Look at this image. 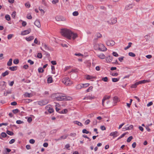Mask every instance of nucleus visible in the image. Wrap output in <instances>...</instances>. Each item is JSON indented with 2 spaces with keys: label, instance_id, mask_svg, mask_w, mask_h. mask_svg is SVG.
Instances as JSON below:
<instances>
[{
  "label": "nucleus",
  "instance_id": "9d476101",
  "mask_svg": "<svg viewBox=\"0 0 154 154\" xmlns=\"http://www.w3.org/2000/svg\"><path fill=\"white\" fill-rule=\"evenodd\" d=\"M31 32V29H28L27 30H25L21 32V34L22 35H25Z\"/></svg>",
  "mask_w": 154,
  "mask_h": 154
},
{
  "label": "nucleus",
  "instance_id": "e2e57ef3",
  "mask_svg": "<svg viewBox=\"0 0 154 154\" xmlns=\"http://www.w3.org/2000/svg\"><path fill=\"white\" fill-rule=\"evenodd\" d=\"M15 139H12L9 141V143L10 144H12L15 142Z\"/></svg>",
  "mask_w": 154,
  "mask_h": 154
},
{
  "label": "nucleus",
  "instance_id": "052dcab7",
  "mask_svg": "<svg viewBox=\"0 0 154 154\" xmlns=\"http://www.w3.org/2000/svg\"><path fill=\"white\" fill-rule=\"evenodd\" d=\"M48 112L50 113H51L53 112L54 109L52 108H50L48 109Z\"/></svg>",
  "mask_w": 154,
  "mask_h": 154
},
{
  "label": "nucleus",
  "instance_id": "39448f33",
  "mask_svg": "<svg viewBox=\"0 0 154 154\" xmlns=\"http://www.w3.org/2000/svg\"><path fill=\"white\" fill-rule=\"evenodd\" d=\"M115 42L112 40H108L106 42V44L107 45L110 46H112L114 45Z\"/></svg>",
  "mask_w": 154,
  "mask_h": 154
},
{
  "label": "nucleus",
  "instance_id": "f03ea898",
  "mask_svg": "<svg viewBox=\"0 0 154 154\" xmlns=\"http://www.w3.org/2000/svg\"><path fill=\"white\" fill-rule=\"evenodd\" d=\"M62 81L65 85L69 86L72 84L70 79L68 77H66L62 79Z\"/></svg>",
  "mask_w": 154,
  "mask_h": 154
},
{
  "label": "nucleus",
  "instance_id": "6ab92c4d",
  "mask_svg": "<svg viewBox=\"0 0 154 154\" xmlns=\"http://www.w3.org/2000/svg\"><path fill=\"white\" fill-rule=\"evenodd\" d=\"M112 57L110 56H109L106 58V60L107 62H110L112 61Z\"/></svg>",
  "mask_w": 154,
  "mask_h": 154
},
{
  "label": "nucleus",
  "instance_id": "5701e85b",
  "mask_svg": "<svg viewBox=\"0 0 154 154\" xmlns=\"http://www.w3.org/2000/svg\"><path fill=\"white\" fill-rule=\"evenodd\" d=\"M42 46L44 47L45 50H50V48L49 46H48V45H47L46 44H42Z\"/></svg>",
  "mask_w": 154,
  "mask_h": 154
},
{
  "label": "nucleus",
  "instance_id": "7ed1b4c3",
  "mask_svg": "<svg viewBox=\"0 0 154 154\" xmlns=\"http://www.w3.org/2000/svg\"><path fill=\"white\" fill-rule=\"evenodd\" d=\"M107 22L109 24H114L117 23V18L116 17H112Z\"/></svg>",
  "mask_w": 154,
  "mask_h": 154
},
{
  "label": "nucleus",
  "instance_id": "f704fd0d",
  "mask_svg": "<svg viewBox=\"0 0 154 154\" xmlns=\"http://www.w3.org/2000/svg\"><path fill=\"white\" fill-rule=\"evenodd\" d=\"M38 71L39 73H42L44 72V70L42 67H39L38 69Z\"/></svg>",
  "mask_w": 154,
  "mask_h": 154
},
{
  "label": "nucleus",
  "instance_id": "1a4fd4ad",
  "mask_svg": "<svg viewBox=\"0 0 154 154\" xmlns=\"http://www.w3.org/2000/svg\"><path fill=\"white\" fill-rule=\"evenodd\" d=\"M110 97V96H104L102 100V104L104 107L105 106V105L104 104V102L106 100V99H109Z\"/></svg>",
  "mask_w": 154,
  "mask_h": 154
},
{
  "label": "nucleus",
  "instance_id": "72a5a7b5",
  "mask_svg": "<svg viewBox=\"0 0 154 154\" xmlns=\"http://www.w3.org/2000/svg\"><path fill=\"white\" fill-rule=\"evenodd\" d=\"M119 78H112V81L113 82H116L118 81L119 80Z\"/></svg>",
  "mask_w": 154,
  "mask_h": 154
},
{
  "label": "nucleus",
  "instance_id": "603ef678",
  "mask_svg": "<svg viewBox=\"0 0 154 154\" xmlns=\"http://www.w3.org/2000/svg\"><path fill=\"white\" fill-rule=\"evenodd\" d=\"M126 134L125 133H123L117 139V140H119L123 137L126 135Z\"/></svg>",
  "mask_w": 154,
  "mask_h": 154
},
{
  "label": "nucleus",
  "instance_id": "c85d7f7f",
  "mask_svg": "<svg viewBox=\"0 0 154 154\" xmlns=\"http://www.w3.org/2000/svg\"><path fill=\"white\" fill-rule=\"evenodd\" d=\"M11 90H8L6 91V92H4V95L6 96L8 94H11Z\"/></svg>",
  "mask_w": 154,
  "mask_h": 154
},
{
  "label": "nucleus",
  "instance_id": "2f4dec72",
  "mask_svg": "<svg viewBox=\"0 0 154 154\" xmlns=\"http://www.w3.org/2000/svg\"><path fill=\"white\" fill-rule=\"evenodd\" d=\"M82 132L83 133H85L86 134L90 133V134H91V132H89L86 129H83L82 130Z\"/></svg>",
  "mask_w": 154,
  "mask_h": 154
},
{
  "label": "nucleus",
  "instance_id": "3c124183",
  "mask_svg": "<svg viewBox=\"0 0 154 154\" xmlns=\"http://www.w3.org/2000/svg\"><path fill=\"white\" fill-rule=\"evenodd\" d=\"M72 14L74 16H77L78 15L79 13L78 11H75Z\"/></svg>",
  "mask_w": 154,
  "mask_h": 154
},
{
  "label": "nucleus",
  "instance_id": "338daca9",
  "mask_svg": "<svg viewBox=\"0 0 154 154\" xmlns=\"http://www.w3.org/2000/svg\"><path fill=\"white\" fill-rule=\"evenodd\" d=\"M16 14V12L15 11L13 12H12V15H11L12 17H13V18H14L15 17V16Z\"/></svg>",
  "mask_w": 154,
  "mask_h": 154
},
{
  "label": "nucleus",
  "instance_id": "f3484780",
  "mask_svg": "<svg viewBox=\"0 0 154 154\" xmlns=\"http://www.w3.org/2000/svg\"><path fill=\"white\" fill-rule=\"evenodd\" d=\"M113 101L114 102V105H116V103L118 102V97L116 96H115L113 98Z\"/></svg>",
  "mask_w": 154,
  "mask_h": 154
},
{
  "label": "nucleus",
  "instance_id": "c9c22d12",
  "mask_svg": "<svg viewBox=\"0 0 154 154\" xmlns=\"http://www.w3.org/2000/svg\"><path fill=\"white\" fill-rule=\"evenodd\" d=\"M13 112L14 114H16L20 112V111L19 109H13L12 111Z\"/></svg>",
  "mask_w": 154,
  "mask_h": 154
},
{
  "label": "nucleus",
  "instance_id": "864d4df0",
  "mask_svg": "<svg viewBox=\"0 0 154 154\" xmlns=\"http://www.w3.org/2000/svg\"><path fill=\"white\" fill-rule=\"evenodd\" d=\"M13 35V34H11L8 35V37H7L8 39H11L12 38Z\"/></svg>",
  "mask_w": 154,
  "mask_h": 154
},
{
  "label": "nucleus",
  "instance_id": "49530a36",
  "mask_svg": "<svg viewBox=\"0 0 154 154\" xmlns=\"http://www.w3.org/2000/svg\"><path fill=\"white\" fill-rule=\"evenodd\" d=\"M137 82H136L134 84L132 85L131 86V88H136L137 87Z\"/></svg>",
  "mask_w": 154,
  "mask_h": 154
},
{
  "label": "nucleus",
  "instance_id": "20e7f679",
  "mask_svg": "<svg viewBox=\"0 0 154 154\" xmlns=\"http://www.w3.org/2000/svg\"><path fill=\"white\" fill-rule=\"evenodd\" d=\"M48 103L47 100H44L39 101L38 102V104L40 106H43L47 104Z\"/></svg>",
  "mask_w": 154,
  "mask_h": 154
},
{
  "label": "nucleus",
  "instance_id": "c03bdc74",
  "mask_svg": "<svg viewBox=\"0 0 154 154\" xmlns=\"http://www.w3.org/2000/svg\"><path fill=\"white\" fill-rule=\"evenodd\" d=\"M102 80L105 82H107L108 81V78L107 77H106L102 78Z\"/></svg>",
  "mask_w": 154,
  "mask_h": 154
},
{
  "label": "nucleus",
  "instance_id": "dca6fc26",
  "mask_svg": "<svg viewBox=\"0 0 154 154\" xmlns=\"http://www.w3.org/2000/svg\"><path fill=\"white\" fill-rule=\"evenodd\" d=\"M34 38V37L33 36H31L28 37H26L25 39L27 41H30L33 39Z\"/></svg>",
  "mask_w": 154,
  "mask_h": 154
},
{
  "label": "nucleus",
  "instance_id": "bf43d9fd",
  "mask_svg": "<svg viewBox=\"0 0 154 154\" xmlns=\"http://www.w3.org/2000/svg\"><path fill=\"white\" fill-rule=\"evenodd\" d=\"M28 62L30 63V64L31 65L34 64V62L31 60H28Z\"/></svg>",
  "mask_w": 154,
  "mask_h": 154
},
{
  "label": "nucleus",
  "instance_id": "bb28decb",
  "mask_svg": "<svg viewBox=\"0 0 154 154\" xmlns=\"http://www.w3.org/2000/svg\"><path fill=\"white\" fill-rule=\"evenodd\" d=\"M68 136V135H66L65 136H61L59 138V140H61L62 139H65Z\"/></svg>",
  "mask_w": 154,
  "mask_h": 154
},
{
  "label": "nucleus",
  "instance_id": "6e6d98bb",
  "mask_svg": "<svg viewBox=\"0 0 154 154\" xmlns=\"http://www.w3.org/2000/svg\"><path fill=\"white\" fill-rule=\"evenodd\" d=\"M112 54L115 57H117L119 56V54L116 52H113Z\"/></svg>",
  "mask_w": 154,
  "mask_h": 154
},
{
  "label": "nucleus",
  "instance_id": "412c9836",
  "mask_svg": "<svg viewBox=\"0 0 154 154\" xmlns=\"http://www.w3.org/2000/svg\"><path fill=\"white\" fill-rule=\"evenodd\" d=\"M9 69L12 71H15L17 69V66L10 67H9Z\"/></svg>",
  "mask_w": 154,
  "mask_h": 154
},
{
  "label": "nucleus",
  "instance_id": "4468645a",
  "mask_svg": "<svg viewBox=\"0 0 154 154\" xmlns=\"http://www.w3.org/2000/svg\"><path fill=\"white\" fill-rule=\"evenodd\" d=\"M73 122L74 124L77 125L79 126H82L83 125L82 123L77 121H74Z\"/></svg>",
  "mask_w": 154,
  "mask_h": 154
},
{
  "label": "nucleus",
  "instance_id": "2eb2a0df",
  "mask_svg": "<svg viewBox=\"0 0 154 154\" xmlns=\"http://www.w3.org/2000/svg\"><path fill=\"white\" fill-rule=\"evenodd\" d=\"M133 5L132 4H130L125 7V9L127 10H129L133 8Z\"/></svg>",
  "mask_w": 154,
  "mask_h": 154
},
{
  "label": "nucleus",
  "instance_id": "09e8293b",
  "mask_svg": "<svg viewBox=\"0 0 154 154\" xmlns=\"http://www.w3.org/2000/svg\"><path fill=\"white\" fill-rule=\"evenodd\" d=\"M16 123L18 124L23 123H24L23 121L20 120H18L16 121Z\"/></svg>",
  "mask_w": 154,
  "mask_h": 154
},
{
  "label": "nucleus",
  "instance_id": "f257e3e1",
  "mask_svg": "<svg viewBox=\"0 0 154 154\" xmlns=\"http://www.w3.org/2000/svg\"><path fill=\"white\" fill-rule=\"evenodd\" d=\"M60 33L62 35L69 39H71L72 37L73 39L74 40L78 37L77 34L74 33L69 29H61Z\"/></svg>",
  "mask_w": 154,
  "mask_h": 154
},
{
  "label": "nucleus",
  "instance_id": "a878e982",
  "mask_svg": "<svg viewBox=\"0 0 154 154\" xmlns=\"http://www.w3.org/2000/svg\"><path fill=\"white\" fill-rule=\"evenodd\" d=\"M82 88V84H79L76 87V89H81Z\"/></svg>",
  "mask_w": 154,
  "mask_h": 154
},
{
  "label": "nucleus",
  "instance_id": "cd10ccee",
  "mask_svg": "<svg viewBox=\"0 0 154 154\" xmlns=\"http://www.w3.org/2000/svg\"><path fill=\"white\" fill-rule=\"evenodd\" d=\"M68 112V110L67 109H64L63 110L61 111L60 112V114H66Z\"/></svg>",
  "mask_w": 154,
  "mask_h": 154
},
{
  "label": "nucleus",
  "instance_id": "c756f323",
  "mask_svg": "<svg viewBox=\"0 0 154 154\" xmlns=\"http://www.w3.org/2000/svg\"><path fill=\"white\" fill-rule=\"evenodd\" d=\"M52 78L51 77H49L48 79V83H51L52 82Z\"/></svg>",
  "mask_w": 154,
  "mask_h": 154
},
{
  "label": "nucleus",
  "instance_id": "37998d69",
  "mask_svg": "<svg viewBox=\"0 0 154 154\" xmlns=\"http://www.w3.org/2000/svg\"><path fill=\"white\" fill-rule=\"evenodd\" d=\"M19 60L18 59H15L13 61V63L14 64H17L19 63Z\"/></svg>",
  "mask_w": 154,
  "mask_h": 154
},
{
  "label": "nucleus",
  "instance_id": "680f3d73",
  "mask_svg": "<svg viewBox=\"0 0 154 154\" xmlns=\"http://www.w3.org/2000/svg\"><path fill=\"white\" fill-rule=\"evenodd\" d=\"M90 122V120L89 119L87 120L85 122V124L86 125H88L89 124Z\"/></svg>",
  "mask_w": 154,
  "mask_h": 154
},
{
  "label": "nucleus",
  "instance_id": "a18cd8bd",
  "mask_svg": "<svg viewBox=\"0 0 154 154\" xmlns=\"http://www.w3.org/2000/svg\"><path fill=\"white\" fill-rule=\"evenodd\" d=\"M133 126L132 125H131L129 127H126V130H131L133 128Z\"/></svg>",
  "mask_w": 154,
  "mask_h": 154
},
{
  "label": "nucleus",
  "instance_id": "b1692460",
  "mask_svg": "<svg viewBox=\"0 0 154 154\" xmlns=\"http://www.w3.org/2000/svg\"><path fill=\"white\" fill-rule=\"evenodd\" d=\"M9 74V71L7 70L5 71L4 72L2 73V75L3 77H5V76L8 75Z\"/></svg>",
  "mask_w": 154,
  "mask_h": 154
},
{
  "label": "nucleus",
  "instance_id": "a211bd4d",
  "mask_svg": "<svg viewBox=\"0 0 154 154\" xmlns=\"http://www.w3.org/2000/svg\"><path fill=\"white\" fill-rule=\"evenodd\" d=\"M100 44H99L96 43L94 46V48L96 50H99Z\"/></svg>",
  "mask_w": 154,
  "mask_h": 154
},
{
  "label": "nucleus",
  "instance_id": "5fc2aeb1",
  "mask_svg": "<svg viewBox=\"0 0 154 154\" xmlns=\"http://www.w3.org/2000/svg\"><path fill=\"white\" fill-rule=\"evenodd\" d=\"M25 6L28 8H29L30 6V5L28 2L25 3Z\"/></svg>",
  "mask_w": 154,
  "mask_h": 154
},
{
  "label": "nucleus",
  "instance_id": "ea45409f",
  "mask_svg": "<svg viewBox=\"0 0 154 154\" xmlns=\"http://www.w3.org/2000/svg\"><path fill=\"white\" fill-rule=\"evenodd\" d=\"M82 88H86L90 85V84L89 83H86V84H82Z\"/></svg>",
  "mask_w": 154,
  "mask_h": 154
},
{
  "label": "nucleus",
  "instance_id": "473e14b6",
  "mask_svg": "<svg viewBox=\"0 0 154 154\" xmlns=\"http://www.w3.org/2000/svg\"><path fill=\"white\" fill-rule=\"evenodd\" d=\"M6 19L8 21H9L11 20V17L9 15L7 14L5 16Z\"/></svg>",
  "mask_w": 154,
  "mask_h": 154
},
{
  "label": "nucleus",
  "instance_id": "0eeeda50",
  "mask_svg": "<svg viewBox=\"0 0 154 154\" xmlns=\"http://www.w3.org/2000/svg\"><path fill=\"white\" fill-rule=\"evenodd\" d=\"M119 135V134L117 131H116L114 132H112L111 133L109 134V136H112L113 138L117 137Z\"/></svg>",
  "mask_w": 154,
  "mask_h": 154
},
{
  "label": "nucleus",
  "instance_id": "e433bc0d",
  "mask_svg": "<svg viewBox=\"0 0 154 154\" xmlns=\"http://www.w3.org/2000/svg\"><path fill=\"white\" fill-rule=\"evenodd\" d=\"M93 88V87L92 86H91L86 90V91L87 92H89L92 91Z\"/></svg>",
  "mask_w": 154,
  "mask_h": 154
},
{
  "label": "nucleus",
  "instance_id": "6e6552de",
  "mask_svg": "<svg viewBox=\"0 0 154 154\" xmlns=\"http://www.w3.org/2000/svg\"><path fill=\"white\" fill-rule=\"evenodd\" d=\"M107 50V48L102 44H100L99 50L101 51H106Z\"/></svg>",
  "mask_w": 154,
  "mask_h": 154
},
{
  "label": "nucleus",
  "instance_id": "0e129e2a",
  "mask_svg": "<svg viewBox=\"0 0 154 154\" xmlns=\"http://www.w3.org/2000/svg\"><path fill=\"white\" fill-rule=\"evenodd\" d=\"M25 96L27 97H30V94L28 93H26L24 94Z\"/></svg>",
  "mask_w": 154,
  "mask_h": 154
},
{
  "label": "nucleus",
  "instance_id": "423d86ee",
  "mask_svg": "<svg viewBox=\"0 0 154 154\" xmlns=\"http://www.w3.org/2000/svg\"><path fill=\"white\" fill-rule=\"evenodd\" d=\"M56 20L57 21H64L66 19L63 16H58L56 17Z\"/></svg>",
  "mask_w": 154,
  "mask_h": 154
},
{
  "label": "nucleus",
  "instance_id": "de8ad7c7",
  "mask_svg": "<svg viewBox=\"0 0 154 154\" xmlns=\"http://www.w3.org/2000/svg\"><path fill=\"white\" fill-rule=\"evenodd\" d=\"M1 135L3 137H5L7 136V134L5 132H2Z\"/></svg>",
  "mask_w": 154,
  "mask_h": 154
},
{
  "label": "nucleus",
  "instance_id": "f8f14e48",
  "mask_svg": "<svg viewBox=\"0 0 154 154\" xmlns=\"http://www.w3.org/2000/svg\"><path fill=\"white\" fill-rule=\"evenodd\" d=\"M97 56L101 59H104L105 58V56L103 54H97Z\"/></svg>",
  "mask_w": 154,
  "mask_h": 154
},
{
  "label": "nucleus",
  "instance_id": "4d7b16f0",
  "mask_svg": "<svg viewBox=\"0 0 154 154\" xmlns=\"http://www.w3.org/2000/svg\"><path fill=\"white\" fill-rule=\"evenodd\" d=\"M29 142L30 143L34 144L35 142V140L33 139H31L29 140Z\"/></svg>",
  "mask_w": 154,
  "mask_h": 154
},
{
  "label": "nucleus",
  "instance_id": "13d9d810",
  "mask_svg": "<svg viewBox=\"0 0 154 154\" xmlns=\"http://www.w3.org/2000/svg\"><path fill=\"white\" fill-rule=\"evenodd\" d=\"M59 2V0H53L52 2L54 4H55Z\"/></svg>",
  "mask_w": 154,
  "mask_h": 154
},
{
  "label": "nucleus",
  "instance_id": "ddd939ff",
  "mask_svg": "<svg viewBox=\"0 0 154 154\" xmlns=\"http://www.w3.org/2000/svg\"><path fill=\"white\" fill-rule=\"evenodd\" d=\"M34 24L37 26L39 28L41 26L40 22L38 20H36L34 22Z\"/></svg>",
  "mask_w": 154,
  "mask_h": 154
},
{
  "label": "nucleus",
  "instance_id": "9b49d317",
  "mask_svg": "<svg viewBox=\"0 0 154 154\" xmlns=\"http://www.w3.org/2000/svg\"><path fill=\"white\" fill-rule=\"evenodd\" d=\"M64 94H62V95H60V96L59 97H57V99L56 100L57 101H62L64 100Z\"/></svg>",
  "mask_w": 154,
  "mask_h": 154
},
{
  "label": "nucleus",
  "instance_id": "a19ab883",
  "mask_svg": "<svg viewBox=\"0 0 154 154\" xmlns=\"http://www.w3.org/2000/svg\"><path fill=\"white\" fill-rule=\"evenodd\" d=\"M128 55L132 57H135L136 56L135 54L134 53L131 52L129 53Z\"/></svg>",
  "mask_w": 154,
  "mask_h": 154
},
{
  "label": "nucleus",
  "instance_id": "69168bd1",
  "mask_svg": "<svg viewBox=\"0 0 154 154\" xmlns=\"http://www.w3.org/2000/svg\"><path fill=\"white\" fill-rule=\"evenodd\" d=\"M86 78L87 79L89 80L92 79L93 78V77L90 75H88L87 76Z\"/></svg>",
  "mask_w": 154,
  "mask_h": 154
},
{
  "label": "nucleus",
  "instance_id": "58836bf2",
  "mask_svg": "<svg viewBox=\"0 0 154 154\" xmlns=\"http://www.w3.org/2000/svg\"><path fill=\"white\" fill-rule=\"evenodd\" d=\"M87 8L90 10H92L94 8L93 6L90 5H88L87 6Z\"/></svg>",
  "mask_w": 154,
  "mask_h": 154
},
{
  "label": "nucleus",
  "instance_id": "4be33fe9",
  "mask_svg": "<svg viewBox=\"0 0 154 154\" xmlns=\"http://www.w3.org/2000/svg\"><path fill=\"white\" fill-rule=\"evenodd\" d=\"M62 94L61 93H57L56 94H53V95L55 97V98L56 99V100L57 99V97H60V95H62Z\"/></svg>",
  "mask_w": 154,
  "mask_h": 154
},
{
  "label": "nucleus",
  "instance_id": "4c0bfd02",
  "mask_svg": "<svg viewBox=\"0 0 154 154\" xmlns=\"http://www.w3.org/2000/svg\"><path fill=\"white\" fill-rule=\"evenodd\" d=\"M7 133L10 136L13 135L14 134V133L13 132L9 131H7Z\"/></svg>",
  "mask_w": 154,
  "mask_h": 154
},
{
  "label": "nucleus",
  "instance_id": "774afa93",
  "mask_svg": "<svg viewBox=\"0 0 154 154\" xmlns=\"http://www.w3.org/2000/svg\"><path fill=\"white\" fill-rule=\"evenodd\" d=\"M96 35L97 37L98 38H100L102 37V35L99 33H97Z\"/></svg>",
  "mask_w": 154,
  "mask_h": 154
},
{
  "label": "nucleus",
  "instance_id": "393cba45",
  "mask_svg": "<svg viewBox=\"0 0 154 154\" xmlns=\"http://www.w3.org/2000/svg\"><path fill=\"white\" fill-rule=\"evenodd\" d=\"M12 59L11 58L9 60V61L8 62L7 65L8 66H11L12 64Z\"/></svg>",
  "mask_w": 154,
  "mask_h": 154
},
{
  "label": "nucleus",
  "instance_id": "7c9ffc66",
  "mask_svg": "<svg viewBox=\"0 0 154 154\" xmlns=\"http://www.w3.org/2000/svg\"><path fill=\"white\" fill-rule=\"evenodd\" d=\"M132 44V43L131 42H129L128 43V46L126 47H125L124 48L125 50H126L127 49H128L129 48H130Z\"/></svg>",
  "mask_w": 154,
  "mask_h": 154
},
{
  "label": "nucleus",
  "instance_id": "8fccbe9b",
  "mask_svg": "<svg viewBox=\"0 0 154 154\" xmlns=\"http://www.w3.org/2000/svg\"><path fill=\"white\" fill-rule=\"evenodd\" d=\"M37 57L40 59H41L42 57V54L41 53H38L37 54Z\"/></svg>",
  "mask_w": 154,
  "mask_h": 154
},
{
  "label": "nucleus",
  "instance_id": "79ce46f5",
  "mask_svg": "<svg viewBox=\"0 0 154 154\" xmlns=\"http://www.w3.org/2000/svg\"><path fill=\"white\" fill-rule=\"evenodd\" d=\"M133 139V137L132 136H130L128 138L127 140V141L128 142H130L131 140Z\"/></svg>",
  "mask_w": 154,
  "mask_h": 154
},
{
  "label": "nucleus",
  "instance_id": "aec40b11",
  "mask_svg": "<svg viewBox=\"0 0 154 154\" xmlns=\"http://www.w3.org/2000/svg\"><path fill=\"white\" fill-rule=\"evenodd\" d=\"M64 100H72V98L69 96H66L64 95Z\"/></svg>",
  "mask_w": 154,
  "mask_h": 154
}]
</instances>
